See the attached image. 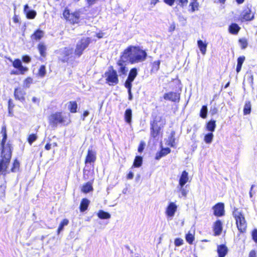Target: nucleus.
Wrapping results in <instances>:
<instances>
[{
    "mask_svg": "<svg viewBox=\"0 0 257 257\" xmlns=\"http://www.w3.org/2000/svg\"><path fill=\"white\" fill-rule=\"evenodd\" d=\"M239 42L240 43L241 48L242 49H245L248 45L247 41L246 39L245 38L240 39L239 40Z\"/></svg>",
    "mask_w": 257,
    "mask_h": 257,
    "instance_id": "nucleus-45",
    "label": "nucleus"
},
{
    "mask_svg": "<svg viewBox=\"0 0 257 257\" xmlns=\"http://www.w3.org/2000/svg\"><path fill=\"white\" fill-rule=\"evenodd\" d=\"M25 92L21 88H16L14 95L16 99L23 101L25 99Z\"/></svg>",
    "mask_w": 257,
    "mask_h": 257,
    "instance_id": "nucleus-18",
    "label": "nucleus"
},
{
    "mask_svg": "<svg viewBox=\"0 0 257 257\" xmlns=\"http://www.w3.org/2000/svg\"><path fill=\"white\" fill-rule=\"evenodd\" d=\"M245 60L244 56H240L237 59V63L236 66V72L239 73L241 69L242 65Z\"/></svg>",
    "mask_w": 257,
    "mask_h": 257,
    "instance_id": "nucleus-34",
    "label": "nucleus"
},
{
    "mask_svg": "<svg viewBox=\"0 0 257 257\" xmlns=\"http://www.w3.org/2000/svg\"><path fill=\"white\" fill-rule=\"evenodd\" d=\"M251 111V104L249 101H245L244 108L243 113L244 114H249Z\"/></svg>",
    "mask_w": 257,
    "mask_h": 257,
    "instance_id": "nucleus-39",
    "label": "nucleus"
},
{
    "mask_svg": "<svg viewBox=\"0 0 257 257\" xmlns=\"http://www.w3.org/2000/svg\"><path fill=\"white\" fill-rule=\"evenodd\" d=\"M98 217L101 219H109L110 218V214L107 212H105L102 210H100L97 212Z\"/></svg>",
    "mask_w": 257,
    "mask_h": 257,
    "instance_id": "nucleus-31",
    "label": "nucleus"
},
{
    "mask_svg": "<svg viewBox=\"0 0 257 257\" xmlns=\"http://www.w3.org/2000/svg\"><path fill=\"white\" fill-rule=\"evenodd\" d=\"M92 190H93L92 184L90 182L84 184L81 188V191L85 193H87Z\"/></svg>",
    "mask_w": 257,
    "mask_h": 257,
    "instance_id": "nucleus-27",
    "label": "nucleus"
},
{
    "mask_svg": "<svg viewBox=\"0 0 257 257\" xmlns=\"http://www.w3.org/2000/svg\"><path fill=\"white\" fill-rule=\"evenodd\" d=\"M216 124L215 120H210L207 124V129L208 131L214 132Z\"/></svg>",
    "mask_w": 257,
    "mask_h": 257,
    "instance_id": "nucleus-38",
    "label": "nucleus"
},
{
    "mask_svg": "<svg viewBox=\"0 0 257 257\" xmlns=\"http://www.w3.org/2000/svg\"><path fill=\"white\" fill-rule=\"evenodd\" d=\"M96 160V154L92 150H88L87 155L85 160V163L94 162Z\"/></svg>",
    "mask_w": 257,
    "mask_h": 257,
    "instance_id": "nucleus-19",
    "label": "nucleus"
},
{
    "mask_svg": "<svg viewBox=\"0 0 257 257\" xmlns=\"http://www.w3.org/2000/svg\"><path fill=\"white\" fill-rule=\"evenodd\" d=\"M138 74L137 69L136 68H132L129 73L127 79L133 81Z\"/></svg>",
    "mask_w": 257,
    "mask_h": 257,
    "instance_id": "nucleus-33",
    "label": "nucleus"
},
{
    "mask_svg": "<svg viewBox=\"0 0 257 257\" xmlns=\"http://www.w3.org/2000/svg\"><path fill=\"white\" fill-rule=\"evenodd\" d=\"M12 108H10V100L9 101V113L10 116H12L13 115V113L12 112Z\"/></svg>",
    "mask_w": 257,
    "mask_h": 257,
    "instance_id": "nucleus-61",
    "label": "nucleus"
},
{
    "mask_svg": "<svg viewBox=\"0 0 257 257\" xmlns=\"http://www.w3.org/2000/svg\"><path fill=\"white\" fill-rule=\"evenodd\" d=\"M188 173L186 171H183L179 178V184L178 186H184L185 184L188 181Z\"/></svg>",
    "mask_w": 257,
    "mask_h": 257,
    "instance_id": "nucleus-15",
    "label": "nucleus"
},
{
    "mask_svg": "<svg viewBox=\"0 0 257 257\" xmlns=\"http://www.w3.org/2000/svg\"><path fill=\"white\" fill-rule=\"evenodd\" d=\"M177 205L174 202H171L167 208L166 213L169 217L174 216L177 210Z\"/></svg>",
    "mask_w": 257,
    "mask_h": 257,
    "instance_id": "nucleus-13",
    "label": "nucleus"
},
{
    "mask_svg": "<svg viewBox=\"0 0 257 257\" xmlns=\"http://www.w3.org/2000/svg\"><path fill=\"white\" fill-rule=\"evenodd\" d=\"M71 14L69 13L68 10H65L63 12V16L67 20L69 19V16H70Z\"/></svg>",
    "mask_w": 257,
    "mask_h": 257,
    "instance_id": "nucleus-56",
    "label": "nucleus"
},
{
    "mask_svg": "<svg viewBox=\"0 0 257 257\" xmlns=\"http://www.w3.org/2000/svg\"><path fill=\"white\" fill-rule=\"evenodd\" d=\"M24 11L28 19H33L35 18L36 16V12L34 10H29L28 5H26L24 6Z\"/></svg>",
    "mask_w": 257,
    "mask_h": 257,
    "instance_id": "nucleus-17",
    "label": "nucleus"
},
{
    "mask_svg": "<svg viewBox=\"0 0 257 257\" xmlns=\"http://www.w3.org/2000/svg\"><path fill=\"white\" fill-rule=\"evenodd\" d=\"M178 5L181 8H184L187 6L188 3V0H177Z\"/></svg>",
    "mask_w": 257,
    "mask_h": 257,
    "instance_id": "nucleus-51",
    "label": "nucleus"
},
{
    "mask_svg": "<svg viewBox=\"0 0 257 257\" xmlns=\"http://www.w3.org/2000/svg\"><path fill=\"white\" fill-rule=\"evenodd\" d=\"M1 134H2V135H4V134H7V130L6 126H2Z\"/></svg>",
    "mask_w": 257,
    "mask_h": 257,
    "instance_id": "nucleus-63",
    "label": "nucleus"
},
{
    "mask_svg": "<svg viewBox=\"0 0 257 257\" xmlns=\"http://www.w3.org/2000/svg\"><path fill=\"white\" fill-rule=\"evenodd\" d=\"M52 146V144L50 143H47L45 147V148L46 150H49L51 149Z\"/></svg>",
    "mask_w": 257,
    "mask_h": 257,
    "instance_id": "nucleus-64",
    "label": "nucleus"
},
{
    "mask_svg": "<svg viewBox=\"0 0 257 257\" xmlns=\"http://www.w3.org/2000/svg\"><path fill=\"white\" fill-rule=\"evenodd\" d=\"M69 223V220L67 219H64L60 223L58 228V233L59 234L62 230H63L64 227L66 226Z\"/></svg>",
    "mask_w": 257,
    "mask_h": 257,
    "instance_id": "nucleus-41",
    "label": "nucleus"
},
{
    "mask_svg": "<svg viewBox=\"0 0 257 257\" xmlns=\"http://www.w3.org/2000/svg\"><path fill=\"white\" fill-rule=\"evenodd\" d=\"M79 15L78 13H71L70 16H69L67 21L72 24L78 23L79 21Z\"/></svg>",
    "mask_w": 257,
    "mask_h": 257,
    "instance_id": "nucleus-26",
    "label": "nucleus"
},
{
    "mask_svg": "<svg viewBox=\"0 0 257 257\" xmlns=\"http://www.w3.org/2000/svg\"><path fill=\"white\" fill-rule=\"evenodd\" d=\"M174 243L176 246H179L183 244V240L180 238H176L174 241Z\"/></svg>",
    "mask_w": 257,
    "mask_h": 257,
    "instance_id": "nucleus-53",
    "label": "nucleus"
},
{
    "mask_svg": "<svg viewBox=\"0 0 257 257\" xmlns=\"http://www.w3.org/2000/svg\"><path fill=\"white\" fill-rule=\"evenodd\" d=\"M189 7H191V12H194L198 10L199 3H198L197 1H193L190 4Z\"/></svg>",
    "mask_w": 257,
    "mask_h": 257,
    "instance_id": "nucleus-40",
    "label": "nucleus"
},
{
    "mask_svg": "<svg viewBox=\"0 0 257 257\" xmlns=\"http://www.w3.org/2000/svg\"><path fill=\"white\" fill-rule=\"evenodd\" d=\"M22 60L24 62L29 63L31 61V58L28 55H25L23 57Z\"/></svg>",
    "mask_w": 257,
    "mask_h": 257,
    "instance_id": "nucleus-57",
    "label": "nucleus"
},
{
    "mask_svg": "<svg viewBox=\"0 0 257 257\" xmlns=\"http://www.w3.org/2000/svg\"><path fill=\"white\" fill-rule=\"evenodd\" d=\"M214 214L217 216H223L224 214V205L222 203H218L213 207Z\"/></svg>",
    "mask_w": 257,
    "mask_h": 257,
    "instance_id": "nucleus-11",
    "label": "nucleus"
},
{
    "mask_svg": "<svg viewBox=\"0 0 257 257\" xmlns=\"http://www.w3.org/2000/svg\"><path fill=\"white\" fill-rule=\"evenodd\" d=\"M32 81L33 79L30 77H28L24 81V85L26 87L29 88Z\"/></svg>",
    "mask_w": 257,
    "mask_h": 257,
    "instance_id": "nucleus-50",
    "label": "nucleus"
},
{
    "mask_svg": "<svg viewBox=\"0 0 257 257\" xmlns=\"http://www.w3.org/2000/svg\"><path fill=\"white\" fill-rule=\"evenodd\" d=\"M197 45L201 53L203 55H205L206 52L207 44L199 40L197 41Z\"/></svg>",
    "mask_w": 257,
    "mask_h": 257,
    "instance_id": "nucleus-24",
    "label": "nucleus"
},
{
    "mask_svg": "<svg viewBox=\"0 0 257 257\" xmlns=\"http://www.w3.org/2000/svg\"><path fill=\"white\" fill-rule=\"evenodd\" d=\"M38 49L39 50L40 55L43 57H45L46 54V46L43 43H41L38 45Z\"/></svg>",
    "mask_w": 257,
    "mask_h": 257,
    "instance_id": "nucleus-35",
    "label": "nucleus"
},
{
    "mask_svg": "<svg viewBox=\"0 0 257 257\" xmlns=\"http://www.w3.org/2000/svg\"><path fill=\"white\" fill-rule=\"evenodd\" d=\"M122 60L131 64H135L145 60L147 53L139 47L130 46L125 49L122 54Z\"/></svg>",
    "mask_w": 257,
    "mask_h": 257,
    "instance_id": "nucleus-1",
    "label": "nucleus"
},
{
    "mask_svg": "<svg viewBox=\"0 0 257 257\" xmlns=\"http://www.w3.org/2000/svg\"><path fill=\"white\" fill-rule=\"evenodd\" d=\"M177 189L181 193V195H179V197H186L189 192L188 190L186 189V187H185L184 186H177Z\"/></svg>",
    "mask_w": 257,
    "mask_h": 257,
    "instance_id": "nucleus-30",
    "label": "nucleus"
},
{
    "mask_svg": "<svg viewBox=\"0 0 257 257\" xmlns=\"http://www.w3.org/2000/svg\"><path fill=\"white\" fill-rule=\"evenodd\" d=\"M194 239V236L191 233H188L186 235V240L189 243L192 244Z\"/></svg>",
    "mask_w": 257,
    "mask_h": 257,
    "instance_id": "nucleus-47",
    "label": "nucleus"
},
{
    "mask_svg": "<svg viewBox=\"0 0 257 257\" xmlns=\"http://www.w3.org/2000/svg\"><path fill=\"white\" fill-rule=\"evenodd\" d=\"M132 81H131L128 79H126V80L125 82L124 86L127 89V91L131 90L132 87Z\"/></svg>",
    "mask_w": 257,
    "mask_h": 257,
    "instance_id": "nucleus-52",
    "label": "nucleus"
},
{
    "mask_svg": "<svg viewBox=\"0 0 257 257\" xmlns=\"http://www.w3.org/2000/svg\"><path fill=\"white\" fill-rule=\"evenodd\" d=\"M90 201L86 198H83L80 204V210L81 212H84L87 210Z\"/></svg>",
    "mask_w": 257,
    "mask_h": 257,
    "instance_id": "nucleus-25",
    "label": "nucleus"
},
{
    "mask_svg": "<svg viewBox=\"0 0 257 257\" xmlns=\"http://www.w3.org/2000/svg\"><path fill=\"white\" fill-rule=\"evenodd\" d=\"M44 34L43 31L38 30L32 35L31 38L35 40H39L43 37Z\"/></svg>",
    "mask_w": 257,
    "mask_h": 257,
    "instance_id": "nucleus-29",
    "label": "nucleus"
},
{
    "mask_svg": "<svg viewBox=\"0 0 257 257\" xmlns=\"http://www.w3.org/2000/svg\"><path fill=\"white\" fill-rule=\"evenodd\" d=\"M213 137L214 136L212 133H208L205 136L204 140L206 144H211L212 142Z\"/></svg>",
    "mask_w": 257,
    "mask_h": 257,
    "instance_id": "nucleus-42",
    "label": "nucleus"
},
{
    "mask_svg": "<svg viewBox=\"0 0 257 257\" xmlns=\"http://www.w3.org/2000/svg\"><path fill=\"white\" fill-rule=\"evenodd\" d=\"M104 75L106 77V82L109 85L116 84L118 83L117 72L112 68L105 72Z\"/></svg>",
    "mask_w": 257,
    "mask_h": 257,
    "instance_id": "nucleus-6",
    "label": "nucleus"
},
{
    "mask_svg": "<svg viewBox=\"0 0 257 257\" xmlns=\"http://www.w3.org/2000/svg\"><path fill=\"white\" fill-rule=\"evenodd\" d=\"M175 0H164V2L170 6H172L175 2Z\"/></svg>",
    "mask_w": 257,
    "mask_h": 257,
    "instance_id": "nucleus-58",
    "label": "nucleus"
},
{
    "mask_svg": "<svg viewBox=\"0 0 257 257\" xmlns=\"http://www.w3.org/2000/svg\"><path fill=\"white\" fill-rule=\"evenodd\" d=\"M143 158L141 156H136L134 162L133 166L135 167H140L142 166Z\"/></svg>",
    "mask_w": 257,
    "mask_h": 257,
    "instance_id": "nucleus-37",
    "label": "nucleus"
},
{
    "mask_svg": "<svg viewBox=\"0 0 257 257\" xmlns=\"http://www.w3.org/2000/svg\"><path fill=\"white\" fill-rule=\"evenodd\" d=\"M151 125V134L152 137L155 138L159 135L161 126L157 120H154Z\"/></svg>",
    "mask_w": 257,
    "mask_h": 257,
    "instance_id": "nucleus-10",
    "label": "nucleus"
},
{
    "mask_svg": "<svg viewBox=\"0 0 257 257\" xmlns=\"http://www.w3.org/2000/svg\"><path fill=\"white\" fill-rule=\"evenodd\" d=\"M68 108L71 112H76L77 109V104L76 101H70L69 104L68 105Z\"/></svg>",
    "mask_w": 257,
    "mask_h": 257,
    "instance_id": "nucleus-36",
    "label": "nucleus"
},
{
    "mask_svg": "<svg viewBox=\"0 0 257 257\" xmlns=\"http://www.w3.org/2000/svg\"><path fill=\"white\" fill-rule=\"evenodd\" d=\"M228 252L227 247L224 244H221L217 247L219 257H224Z\"/></svg>",
    "mask_w": 257,
    "mask_h": 257,
    "instance_id": "nucleus-20",
    "label": "nucleus"
},
{
    "mask_svg": "<svg viewBox=\"0 0 257 257\" xmlns=\"http://www.w3.org/2000/svg\"><path fill=\"white\" fill-rule=\"evenodd\" d=\"M240 27L236 24H232L229 27V32L232 34H237L240 30Z\"/></svg>",
    "mask_w": 257,
    "mask_h": 257,
    "instance_id": "nucleus-28",
    "label": "nucleus"
},
{
    "mask_svg": "<svg viewBox=\"0 0 257 257\" xmlns=\"http://www.w3.org/2000/svg\"><path fill=\"white\" fill-rule=\"evenodd\" d=\"M248 257H256V253L254 250H251L249 254Z\"/></svg>",
    "mask_w": 257,
    "mask_h": 257,
    "instance_id": "nucleus-62",
    "label": "nucleus"
},
{
    "mask_svg": "<svg viewBox=\"0 0 257 257\" xmlns=\"http://www.w3.org/2000/svg\"><path fill=\"white\" fill-rule=\"evenodd\" d=\"M3 138L1 144V151H3L7 147H9L10 150L12 151V147L11 146V145L9 143L7 144L6 145L5 144L7 139V134H4L3 135Z\"/></svg>",
    "mask_w": 257,
    "mask_h": 257,
    "instance_id": "nucleus-21",
    "label": "nucleus"
},
{
    "mask_svg": "<svg viewBox=\"0 0 257 257\" xmlns=\"http://www.w3.org/2000/svg\"><path fill=\"white\" fill-rule=\"evenodd\" d=\"M90 43L89 38H83L78 42L75 50V55L79 57L83 53V51L88 46Z\"/></svg>",
    "mask_w": 257,
    "mask_h": 257,
    "instance_id": "nucleus-5",
    "label": "nucleus"
},
{
    "mask_svg": "<svg viewBox=\"0 0 257 257\" xmlns=\"http://www.w3.org/2000/svg\"><path fill=\"white\" fill-rule=\"evenodd\" d=\"M50 125L52 127H56L59 124L67 125L69 121L66 120V116H64L62 112H55L52 113L48 117Z\"/></svg>",
    "mask_w": 257,
    "mask_h": 257,
    "instance_id": "nucleus-4",
    "label": "nucleus"
},
{
    "mask_svg": "<svg viewBox=\"0 0 257 257\" xmlns=\"http://www.w3.org/2000/svg\"><path fill=\"white\" fill-rule=\"evenodd\" d=\"M171 150L169 148H164L161 151L157 153L156 156V159L159 160L163 156H165L170 153Z\"/></svg>",
    "mask_w": 257,
    "mask_h": 257,
    "instance_id": "nucleus-22",
    "label": "nucleus"
},
{
    "mask_svg": "<svg viewBox=\"0 0 257 257\" xmlns=\"http://www.w3.org/2000/svg\"><path fill=\"white\" fill-rule=\"evenodd\" d=\"M164 98L165 100L176 102L179 100L180 94L176 92H170L164 94Z\"/></svg>",
    "mask_w": 257,
    "mask_h": 257,
    "instance_id": "nucleus-12",
    "label": "nucleus"
},
{
    "mask_svg": "<svg viewBox=\"0 0 257 257\" xmlns=\"http://www.w3.org/2000/svg\"><path fill=\"white\" fill-rule=\"evenodd\" d=\"M5 196V187L0 186V197H3Z\"/></svg>",
    "mask_w": 257,
    "mask_h": 257,
    "instance_id": "nucleus-59",
    "label": "nucleus"
},
{
    "mask_svg": "<svg viewBox=\"0 0 257 257\" xmlns=\"http://www.w3.org/2000/svg\"><path fill=\"white\" fill-rule=\"evenodd\" d=\"M132 110L130 108L127 109L124 113V119L125 121L130 124L132 122Z\"/></svg>",
    "mask_w": 257,
    "mask_h": 257,
    "instance_id": "nucleus-32",
    "label": "nucleus"
},
{
    "mask_svg": "<svg viewBox=\"0 0 257 257\" xmlns=\"http://www.w3.org/2000/svg\"><path fill=\"white\" fill-rule=\"evenodd\" d=\"M13 66L19 69L21 74H24L25 72L28 70L27 67L22 66L21 61L20 59H16L13 63Z\"/></svg>",
    "mask_w": 257,
    "mask_h": 257,
    "instance_id": "nucleus-14",
    "label": "nucleus"
},
{
    "mask_svg": "<svg viewBox=\"0 0 257 257\" xmlns=\"http://www.w3.org/2000/svg\"><path fill=\"white\" fill-rule=\"evenodd\" d=\"M232 215L235 219L238 230L240 232H244L246 230L247 223L242 211L237 208H234Z\"/></svg>",
    "mask_w": 257,
    "mask_h": 257,
    "instance_id": "nucleus-3",
    "label": "nucleus"
},
{
    "mask_svg": "<svg viewBox=\"0 0 257 257\" xmlns=\"http://www.w3.org/2000/svg\"><path fill=\"white\" fill-rule=\"evenodd\" d=\"M46 74V67L44 65H41L39 69V75L41 77H44Z\"/></svg>",
    "mask_w": 257,
    "mask_h": 257,
    "instance_id": "nucleus-48",
    "label": "nucleus"
},
{
    "mask_svg": "<svg viewBox=\"0 0 257 257\" xmlns=\"http://www.w3.org/2000/svg\"><path fill=\"white\" fill-rule=\"evenodd\" d=\"M252 239L254 242L257 243V229H254L252 232Z\"/></svg>",
    "mask_w": 257,
    "mask_h": 257,
    "instance_id": "nucleus-55",
    "label": "nucleus"
},
{
    "mask_svg": "<svg viewBox=\"0 0 257 257\" xmlns=\"http://www.w3.org/2000/svg\"><path fill=\"white\" fill-rule=\"evenodd\" d=\"M59 52L60 54V59L63 62H67L71 57L73 53V49L65 47L60 50Z\"/></svg>",
    "mask_w": 257,
    "mask_h": 257,
    "instance_id": "nucleus-8",
    "label": "nucleus"
},
{
    "mask_svg": "<svg viewBox=\"0 0 257 257\" xmlns=\"http://www.w3.org/2000/svg\"><path fill=\"white\" fill-rule=\"evenodd\" d=\"M208 111L207 107L206 105L202 106L200 113V116L203 118H205L207 116Z\"/></svg>",
    "mask_w": 257,
    "mask_h": 257,
    "instance_id": "nucleus-43",
    "label": "nucleus"
},
{
    "mask_svg": "<svg viewBox=\"0 0 257 257\" xmlns=\"http://www.w3.org/2000/svg\"><path fill=\"white\" fill-rule=\"evenodd\" d=\"M145 143L144 142H141L138 148V152L142 153L145 148Z\"/></svg>",
    "mask_w": 257,
    "mask_h": 257,
    "instance_id": "nucleus-54",
    "label": "nucleus"
},
{
    "mask_svg": "<svg viewBox=\"0 0 257 257\" xmlns=\"http://www.w3.org/2000/svg\"><path fill=\"white\" fill-rule=\"evenodd\" d=\"M160 61L159 60L154 61L152 65V70L158 71L160 68Z\"/></svg>",
    "mask_w": 257,
    "mask_h": 257,
    "instance_id": "nucleus-49",
    "label": "nucleus"
},
{
    "mask_svg": "<svg viewBox=\"0 0 257 257\" xmlns=\"http://www.w3.org/2000/svg\"><path fill=\"white\" fill-rule=\"evenodd\" d=\"M37 139V136L36 134L30 135L28 139V141L30 145H32V143L35 142Z\"/></svg>",
    "mask_w": 257,
    "mask_h": 257,
    "instance_id": "nucleus-46",
    "label": "nucleus"
},
{
    "mask_svg": "<svg viewBox=\"0 0 257 257\" xmlns=\"http://www.w3.org/2000/svg\"><path fill=\"white\" fill-rule=\"evenodd\" d=\"M12 157V151L9 147L6 148L5 150L1 151L0 159V175L5 176L10 172L8 171V166Z\"/></svg>",
    "mask_w": 257,
    "mask_h": 257,
    "instance_id": "nucleus-2",
    "label": "nucleus"
},
{
    "mask_svg": "<svg viewBox=\"0 0 257 257\" xmlns=\"http://www.w3.org/2000/svg\"><path fill=\"white\" fill-rule=\"evenodd\" d=\"M222 230V223L220 220H217L214 223V232L215 235H219Z\"/></svg>",
    "mask_w": 257,
    "mask_h": 257,
    "instance_id": "nucleus-16",
    "label": "nucleus"
},
{
    "mask_svg": "<svg viewBox=\"0 0 257 257\" xmlns=\"http://www.w3.org/2000/svg\"><path fill=\"white\" fill-rule=\"evenodd\" d=\"M20 167V163L18 161V160L16 159L13 165V167L11 169V172H16L19 171Z\"/></svg>",
    "mask_w": 257,
    "mask_h": 257,
    "instance_id": "nucleus-44",
    "label": "nucleus"
},
{
    "mask_svg": "<svg viewBox=\"0 0 257 257\" xmlns=\"http://www.w3.org/2000/svg\"><path fill=\"white\" fill-rule=\"evenodd\" d=\"M210 112L212 115H214L216 114L217 112V109L214 107L213 108H211L210 109Z\"/></svg>",
    "mask_w": 257,
    "mask_h": 257,
    "instance_id": "nucleus-60",
    "label": "nucleus"
},
{
    "mask_svg": "<svg viewBox=\"0 0 257 257\" xmlns=\"http://www.w3.org/2000/svg\"><path fill=\"white\" fill-rule=\"evenodd\" d=\"M128 63L127 61L122 60V55H121L120 59L117 63V70L120 75H125L126 74L128 69L126 66Z\"/></svg>",
    "mask_w": 257,
    "mask_h": 257,
    "instance_id": "nucleus-9",
    "label": "nucleus"
},
{
    "mask_svg": "<svg viewBox=\"0 0 257 257\" xmlns=\"http://www.w3.org/2000/svg\"><path fill=\"white\" fill-rule=\"evenodd\" d=\"M166 144L171 147L175 146V132H172L167 141Z\"/></svg>",
    "mask_w": 257,
    "mask_h": 257,
    "instance_id": "nucleus-23",
    "label": "nucleus"
},
{
    "mask_svg": "<svg viewBox=\"0 0 257 257\" xmlns=\"http://www.w3.org/2000/svg\"><path fill=\"white\" fill-rule=\"evenodd\" d=\"M240 20L242 22L251 21L254 18V13L252 12L251 7L245 8L240 14Z\"/></svg>",
    "mask_w": 257,
    "mask_h": 257,
    "instance_id": "nucleus-7",
    "label": "nucleus"
}]
</instances>
